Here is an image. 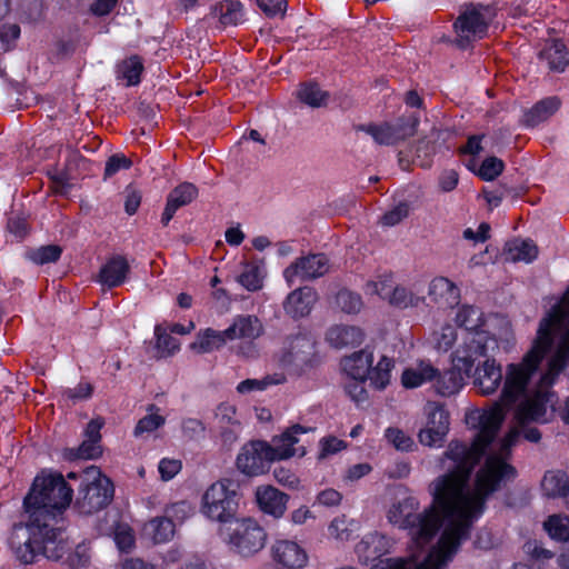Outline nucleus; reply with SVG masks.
Listing matches in <instances>:
<instances>
[{
  "instance_id": "f257e3e1",
  "label": "nucleus",
  "mask_w": 569,
  "mask_h": 569,
  "mask_svg": "<svg viewBox=\"0 0 569 569\" xmlns=\"http://www.w3.org/2000/svg\"><path fill=\"white\" fill-rule=\"evenodd\" d=\"M516 402L503 401L502 392L488 409L466 413V423L477 433L470 446L449 442L439 460L445 472L428 488L430 507L418 513L419 501L405 496L388 509L389 522L407 530L417 550L408 559L386 558L370 569H446L483 513L487 498L516 476L508 460L519 430L511 428L503 438L496 439L506 409Z\"/></svg>"
},
{
  "instance_id": "f03ea898",
  "label": "nucleus",
  "mask_w": 569,
  "mask_h": 569,
  "mask_svg": "<svg viewBox=\"0 0 569 569\" xmlns=\"http://www.w3.org/2000/svg\"><path fill=\"white\" fill-rule=\"evenodd\" d=\"M72 489L60 473L38 476L24 498V510L29 516L26 525H16L10 537V547L23 563H31L39 555L59 560L68 549L60 531L51 527L56 515L71 502Z\"/></svg>"
},
{
  "instance_id": "7ed1b4c3",
  "label": "nucleus",
  "mask_w": 569,
  "mask_h": 569,
  "mask_svg": "<svg viewBox=\"0 0 569 569\" xmlns=\"http://www.w3.org/2000/svg\"><path fill=\"white\" fill-rule=\"evenodd\" d=\"M456 325L460 328V340L453 350L455 363L465 370H469L476 362L496 353L500 348L508 349L510 337L503 321L498 318H486L477 307L463 305L455 317Z\"/></svg>"
},
{
  "instance_id": "20e7f679",
  "label": "nucleus",
  "mask_w": 569,
  "mask_h": 569,
  "mask_svg": "<svg viewBox=\"0 0 569 569\" xmlns=\"http://www.w3.org/2000/svg\"><path fill=\"white\" fill-rule=\"evenodd\" d=\"M218 535L229 550L241 558H250L259 553L268 539L264 528L252 517L236 518L220 526Z\"/></svg>"
},
{
  "instance_id": "39448f33",
  "label": "nucleus",
  "mask_w": 569,
  "mask_h": 569,
  "mask_svg": "<svg viewBox=\"0 0 569 569\" xmlns=\"http://www.w3.org/2000/svg\"><path fill=\"white\" fill-rule=\"evenodd\" d=\"M393 360L382 356L373 366V353L360 350L342 360V369L352 380H368L377 390H383L390 383Z\"/></svg>"
},
{
  "instance_id": "423d86ee",
  "label": "nucleus",
  "mask_w": 569,
  "mask_h": 569,
  "mask_svg": "<svg viewBox=\"0 0 569 569\" xmlns=\"http://www.w3.org/2000/svg\"><path fill=\"white\" fill-rule=\"evenodd\" d=\"M230 480L212 483L202 495L200 512L220 526L233 521L238 511V495Z\"/></svg>"
},
{
  "instance_id": "0eeeda50",
  "label": "nucleus",
  "mask_w": 569,
  "mask_h": 569,
  "mask_svg": "<svg viewBox=\"0 0 569 569\" xmlns=\"http://www.w3.org/2000/svg\"><path fill=\"white\" fill-rule=\"evenodd\" d=\"M81 485L76 505L82 513H92L104 508L112 499L113 486L96 466L80 473Z\"/></svg>"
},
{
  "instance_id": "6e6552de",
  "label": "nucleus",
  "mask_w": 569,
  "mask_h": 569,
  "mask_svg": "<svg viewBox=\"0 0 569 569\" xmlns=\"http://www.w3.org/2000/svg\"><path fill=\"white\" fill-rule=\"evenodd\" d=\"M418 123V117L410 113L401 117L395 123L369 124L361 127V130L371 136L378 144L390 146L413 136Z\"/></svg>"
},
{
  "instance_id": "1a4fd4ad",
  "label": "nucleus",
  "mask_w": 569,
  "mask_h": 569,
  "mask_svg": "<svg viewBox=\"0 0 569 569\" xmlns=\"http://www.w3.org/2000/svg\"><path fill=\"white\" fill-rule=\"evenodd\" d=\"M272 462L268 442L261 440H253L243 445L236 459L237 469L248 477L263 475L269 470Z\"/></svg>"
},
{
  "instance_id": "9d476101",
  "label": "nucleus",
  "mask_w": 569,
  "mask_h": 569,
  "mask_svg": "<svg viewBox=\"0 0 569 569\" xmlns=\"http://www.w3.org/2000/svg\"><path fill=\"white\" fill-rule=\"evenodd\" d=\"M330 269L329 259L322 253L297 258L283 270V278L289 287L297 280L306 281L325 276Z\"/></svg>"
},
{
  "instance_id": "9b49d317",
  "label": "nucleus",
  "mask_w": 569,
  "mask_h": 569,
  "mask_svg": "<svg viewBox=\"0 0 569 569\" xmlns=\"http://www.w3.org/2000/svg\"><path fill=\"white\" fill-rule=\"evenodd\" d=\"M495 353L480 358L473 366L471 376L475 387L485 396L495 393L501 385L503 373L501 366L493 358Z\"/></svg>"
},
{
  "instance_id": "f8f14e48",
  "label": "nucleus",
  "mask_w": 569,
  "mask_h": 569,
  "mask_svg": "<svg viewBox=\"0 0 569 569\" xmlns=\"http://www.w3.org/2000/svg\"><path fill=\"white\" fill-rule=\"evenodd\" d=\"M313 356V340L306 333H299L287 339L281 361L286 366H295L298 370H303L312 365Z\"/></svg>"
},
{
  "instance_id": "ddd939ff",
  "label": "nucleus",
  "mask_w": 569,
  "mask_h": 569,
  "mask_svg": "<svg viewBox=\"0 0 569 569\" xmlns=\"http://www.w3.org/2000/svg\"><path fill=\"white\" fill-rule=\"evenodd\" d=\"M310 430V428L293 425L281 435L273 437L268 442V450L272 461L286 460L296 455L303 456L306 453L305 449L296 448L295 446L299 442V436Z\"/></svg>"
},
{
  "instance_id": "4468645a",
  "label": "nucleus",
  "mask_w": 569,
  "mask_h": 569,
  "mask_svg": "<svg viewBox=\"0 0 569 569\" xmlns=\"http://www.w3.org/2000/svg\"><path fill=\"white\" fill-rule=\"evenodd\" d=\"M272 560L286 569H301L308 563V553L302 546L290 539L276 540L270 549Z\"/></svg>"
},
{
  "instance_id": "2eb2a0df",
  "label": "nucleus",
  "mask_w": 569,
  "mask_h": 569,
  "mask_svg": "<svg viewBox=\"0 0 569 569\" xmlns=\"http://www.w3.org/2000/svg\"><path fill=\"white\" fill-rule=\"evenodd\" d=\"M254 499L261 512L280 519L287 510L289 496L270 485H262L256 488Z\"/></svg>"
},
{
  "instance_id": "dca6fc26",
  "label": "nucleus",
  "mask_w": 569,
  "mask_h": 569,
  "mask_svg": "<svg viewBox=\"0 0 569 569\" xmlns=\"http://www.w3.org/2000/svg\"><path fill=\"white\" fill-rule=\"evenodd\" d=\"M391 541L385 535L379 532H369L365 535L356 545L355 552L359 561L368 563L376 561L371 568L378 563L381 557L390 551Z\"/></svg>"
},
{
  "instance_id": "f3484780",
  "label": "nucleus",
  "mask_w": 569,
  "mask_h": 569,
  "mask_svg": "<svg viewBox=\"0 0 569 569\" xmlns=\"http://www.w3.org/2000/svg\"><path fill=\"white\" fill-rule=\"evenodd\" d=\"M428 297L440 309H450L460 301V289L446 277L433 278L428 286Z\"/></svg>"
},
{
  "instance_id": "a211bd4d",
  "label": "nucleus",
  "mask_w": 569,
  "mask_h": 569,
  "mask_svg": "<svg viewBox=\"0 0 569 569\" xmlns=\"http://www.w3.org/2000/svg\"><path fill=\"white\" fill-rule=\"evenodd\" d=\"M318 301L317 291L308 286L291 291L283 301L284 312L293 319L307 317Z\"/></svg>"
},
{
  "instance_id": "6ab92c4d",
  "label": "nucleus",
  "mask_w": 569,
  "mask_h": 569,
  "mask_svg": "<svg viewBox=\"0 0 569 569\" xmlns=\"http://www.w3.org/2000/svg\"><path fill=\"white\" fill-rule=\"evenodd\" d=\"M223 331L226 341L243 340L252 341L259 338L263 332L260 320L250 315L237 316L232 323Z\"/></svg>"
},
{
  "instance_id": "aec40b11",
  "label": "nucleus",
  "mask_w": 569,
  "mask_h": 569,
  "mask_svg": "<svg viewBox=\"0 0 569 569\" xmlns=\"http://www.w3.org/2000/svg\"><path fill=\"white\" fill-rule=\"evenodd\" d=\"M450 358L452 368L443 371L442 373L438 371L436 378L432 380L435 381L433 387L437 393L443 397H450L458 393L465 385L463 376L470 377L473 369V367H471L467 371L459 368L453 361V352Z\"/></svg>"
},
{
  "instance_id": "412c9836",
  "label": "nucleus",
  "mask_w": 569,
  "mask_h": 569,
  "mask_svg": "<svg viewBox=\"0 0 569 569\" xmlns=\"http://www.w3.org/2000/svg\"><path fill=\"white\" fill-rule=\"evenodd\" d=\"M217 425L226 443H233L241 430V420L236 406L224 402L217 407L214 412Z\"/></svg>"
},
{
  "instance_id": "4be33fe9",
  "label": "nucleus",
  "mask_w": 569,
  "mask_h": 569,
  "mask_svg": "<svg viewBox=\"0 0 569 569\" xmlns=\"http://www.w3.org/2000/svg\"><path fill=\"white\" fill-rule=\"evenodd\" d=\"M488 18L478 9H471L461 14L455 28L457 33L466 39L481 38L487 31Z\"/></svg>"
},
{
  "instance_id": "5701e85b",
  "label": "nucleus",
  "mask_w": 569,
  "mask_h": 569,
  "mask_svg": "<svg viewBox=\"0 0 569 569\" xmlns=\"http://www.w3.org/2000/svg\"><path fill=\"white\" fill-rule=\"evenodd\" d=\"M197 197L198 189L190 182H183L176 187L168 194L167 204L161 217V222L167 226L179 208L189 204Z\"/></svg>"
},
{
  "instance_id": "b1692460",
  "label": "nucleus",
  "mask_w": 569,
  "mask_h": 569,
  "mask_svg": "<svg viewBox=\"0 0 569 569\" xmlns=\"http://www.w3.org/2000/svg\"><path fill=\"white\" fill-rule=\"evenodd\" d=\"M129 271L130 267L127 259L116 256L101 267L98 281L108 288L119 287L126 281Z\"/></svg>"
},
{
  "instance_id": "393cba45",
  "label": "nucleus",
  "mask_w": 569,
  "mask_h": 569,
  "mask_svg": "<svg viewBox=\"0 0 569 569\" xmlns=\"http://www.w3.org/2000/svg\"><path fill=\"white\" fill-rule=\"evenodd\" d=\"M363 337L360 328L347 325L332 326L326 333L329 345L337 349L359 346L363 341Z\"/></svg>"
},
{
  "instance_id": "a878e982",
  "label": "nucleus",
  "mask_w": 569,
  "mask_h": 569,
  "mask_svg": "<svg viewBox=\"0 0 569 569\" xmlns=\"http://www.w3.org/2000/svg\"><path fill=\"white\" fill-rule=\"evenodd\" d=\"M438 373V369L430 362L420 361L407 367L401 373V385L406 389L419 388L422 385L432 381Z\"/></svg>"
},
{
  "instance_id": "bb28decb",
  "label": "nucleus",
  "mask_w": 569,
  "mask_h": 569,
  "mask_svg": "<svg viewBox=\"0 0 569 569\" xmlns=\"http://www.w3.org/2000/svg\"><path fill=\"white\" fill-rule=\"evenodd\" d=\"M560 104L561 102L557 97H548L538 101L535 106L525 111L522 117L523 126L533 128L547 121L559 110Z\"/></svg>"
},
{
  "instance_id": "cd10ccee",
  "label": "nucleus",
  "mask_w": 569,
  "mask_h": 569,
  "mask_svg": "<svg viewBox=\"0 0 569 569\" xmlns=\"http://www.w3.org/2000/svg\"><path fill=\"white\" fill-rule=\"evenodd\" d=\"M176 532L173 520L166 516L154 517L147 521L141 530L143 538L153 543H164L170 541Z\"/></svg>"
},
{
  "instance_id": "c85d7f7f",
  "label": "nucleus",
  "mask_w": 569,
  "mask_h": 569,
  "mask_svg": "<svg viewBox=\"0 0 569 569\" xmlns=\"http://www.w3.org/2000/svg\"><path fill=\"white\" fill-rule=\"evenodd\" d=\"M538 257V248L531 240L515 239L506 246V259L512 262H532Z\"/></svg>"
},
{
  "instance_id": "c756f323",
  "label": "nucleus",
  "mask_w": 569,
  "mask_h": 569,
  "mask_svg": "<svg viewBox=\"0 0 569 569\" xmlns=\"http://www.w3.org/2000/svg\"><path fill=\"white\" fill-rule=\"evenodd\" d=\"M226 343L222 330L218 331L208 328L197 335L196 340L190 345V349L196 353H208L221 348Z\"/></svg>"
},
{
  "instance_id": "7c9ffc66",
  "label": "nucleus",
  "mask_w": 569,
  "mask_h": 569,
  "mask_svg": "<svg viewBox=\"0 0 569 569\" xmlns=\"http://www.w3.org/2000/svg\"><path fill=\"white\" fill-rule=\"evenodd\" d=\"M359 530V523L345 515L335 517L328 526V535L338 542L349 541Z\"/></svg>"
},
{
  "instance_id": "2f4dec72",
  "label": "nucleus",
  "mask_w": 569,
  "mask_h": 569,
  "mask_svg": "<svg viewBox=\"0 0 569 569\" xmlns=\"http://www.w3.org/2000/svg\"><path fill=\"white\" fill-rule=\"evenodd\" d=\"M541 57L547 61L550 70L552 71L562 72L569 64L566 46L558 40L548 43L541 52Z\"/></svg>"
},
{
  "instance_id": "473e14b6",
  "label": "nucleus",
  "mask_w": 569,
  "mask_h": 569,
  "mask_svg": "<svg viewBox=\"0 0 569 569\" xmlns=\"http://www.w3.org/2000/svg\"><path fill=\"white\" fill-rule=\"evenodd\" d=\"M541 488L543 493L548 497L565 498L569 492L568 477L561 471H548L541 481Z\"/></svg>"
},
{
  "instance_id": "72a5a7b5",
  "label": "nucleus",
  "mask_w": 569,
  "mask_h": 569,
  "mask_svg": "<svg viewBox=\"0 0 569 569\" xmlns=\"http://www.w3.org/2000/svg\"><path fill=\"white\" fill-rule=\"evenodd\" d=\"M460 333L451 325H445L440 330L435 331L430 338L432 347L437 351L453 352L456 346L459 343Z\"/></svg>"
},
{
  "instance_id": "f704fd0d",
  "label": "nucleus",
  "mask_w": 569,
  "mask_h": 569,
  "mask_svg": "<svg viewBox=\"0 0 569 569\" xmlns=\"http://www.w3.org/2000/svg\"><path fill=\"white\" fill-rule=\"evenodd\" d=\"M263 268L254 262H246L242 264L241 272L237 277V281L249 291L260 290L263 286Z\"/></svg>"
},
{
  "instance_id": "c9c22d12",
  "label": "nucleus",
  "mask_w": 569,
  "mask_h": 569,
  "mask_svg": "<svg viewBox=\"0 0 569 569\" xmlns=\"http://www.w3.org/2000/svg\"><path fill=\"white\" fill-rule=\"evenodd\" d=\"M286 381L283 373H272L264 376L260 379H246L238 383L237 391L242 395L251 393L254 391H264L271 386L281 385Z\"/></svg>"
},
{
  "instance_id": "e433bc0d",
  "label": "nucleus",
  "mask_w": 569,
  "mask_h": 569,
  "mask_svg": "<svg viewBox=\"0 0 569 569\" xmlns=\"http://www.w3.org/2000/svg\"><path fill=\"white\" fill-rule=\"evenodd\" d=\"M427 428L449 431V413L445 407L438 402H428L425 407Z\"/></svg>"
},
{
  "instance_id": "4c0bfd02",
  "label": "nucleus",
  "mask_w": 569,
  "mask_h": 569,
  "mask_svg": "<svg viewBox=\"0 0 569 569\" xmlns=\"http://www.w3.org/2000/svg\"><path fill=\"white\" fill-rule=\"evenodd\" d=\"M297 98L311 108H320L328 102L329 94L316 83H305L297 91Z\"/></svg>"
},
{
  "instance_id": "58836bf2",
  "label": "nucleus",
  "mask_w": 569,
  "mask_h": 569,
  "mask_svg": "<svg viewBox=\"0 0 569 569\" xmlns=\"http://www.w3.org/2000/svg\"><path fill=\"white\" fill-rule=\"evenodd\" d=\"M422 300V297L403 286H392L387 297V301L398 308L417 307Z\"/></svg>"
},
{
  "instance_id": "ea45409f",
  "label": "nucleus",
  "mask_w": 569,
  "mask_h": 569,
  "mask_svg": "<svg viewBox=\"0 0 569 569\" xmlns=\"http://www.w3.org/2000/svg\"><path fill=\"white\" fill-rule=\"evenodd\" d=\"M143 64L138 56L123 60L118 67V74L127 81V86H136L140 82Z\"/></svg>"
},
{
  "instance_id": "a19ab883",
  "label": "nucleus",
  "mask_w": 569,
  "mask_h": 569,
  "mask_svg": "<svg viewBox=\"0 0 569 569\" xmlns=\"http://www.w3.org/2000/svg\"><path fill=\"white\" fill-rule=\"evenodd\" d=\"M543 528L548 535L559 541L569 540V518L561 515H552L545 522Z\"/></svg>"
},
{
  "instance_id": "79ce46f5",
  "label": "nucleus",
  "mask_w": 569,
  "mask_h": 569,
  "mask_svg": "<svg viewBox=\"0 0 569 569\" xmlns=\"http://www.w3.org/2000/svg\"><path fill=\"white\" fill-rule=\"evenodd\" d=\"M164 422L166 418L159 413V409L151 406L148 415L138 421L133 433L136 437H141L146 433L149 435L162 427Z\"/></svg>"
},
{
  "instance_id": "37998d69",
  "label": "nucleus",
  "mask_w": 569,
  "mask_h": 569,
  "mask_svg": "<svg viewBox=\"0 0 569 569\" xmlns=\"http://www.w3.org/2000/svg\"><path fill=\"white\" fill-rule=\"evenodd\" d=\"M392 288V278L389 274L378 276L375 279L368 280L365 284V293L368 296H378L387 300L389 291Z\"/></svg>"
},
{
  "instance_id": "c03bdc74",
  "label": "nucleus",
  "mask_w": 569,
  "mask_h": 569,
  "mask_svg": "<svg viewBox=\"0 0 569 569\" xmlns=\"http://www.w3.org/2000/svg\"><path fill=\"white\" fill-rule=\"evenodd\" d=\"M385 437L387 441L399 451H411L415 447L413 439L399 428H387Z\"/></svg>"
},
{
  "instance_id": "a18cd8bd",
  "label": "nucleus",
  "mask_w": 569,
  "mask_h": 569,
  "mask_svg": "<svg viewBox=\"0 0 569 569\" xmlns=\"http://www.w3.org/2000/svg\"><path fill=\"white\" fill-rule=\"evenodd\" d=\"M336 303L346 313H357L362 308L360 296L349 290L339 291L336 297Z\"/></svg>"
},
{
  "instance_id": "49530a36",
  "label": "nucleus",
  "mask_w": 569,
  "mask_h": 569,
  "mask_svg": "<svg viewBox=\"0 0 569 569\" xmlns=\"http://www.w3.org/2000/svg\"><path fill=\"white\" fill-rule=\"evenodd\" d=\"M243 20L242 6L236 1H226L220 6V21L223 24H238Z\"/></svg>"
},
{
  "instance_id": "de8ad7c7",
  "label": "nucleus",
  "mask_w": 569,
  "mask_h": 569,
  "mask_svg": "<svg viewBox=\"0 0 569 569\" xmlns=\"http://www.w3.org/2000/svg\"><path fill=\"white\" fill-rule=\"evenodd\" d=\"M61 248L56 244L40 247L29 253V259L37 264L56 262L61 256Z\"/></svg>"
},
{
  "instance_id": "09e8293b",
  "label": "nucleus",
  "mask_w": 569,
  "mask_h": 569,
  "mask_svg": "<svg viewBox=\"0 0 569 569\" xmlns=\"http://www.w3.org/2000/svg\"><path fill=\"white\" fill-rule=\"evenodd\" d=\"M503 168L505 164L502 160L497 157H489L482 161L477 174L486 181H491L501 174Z\"/></svg>"
},
{
  "instance_id": "8fccbe9b",
  "label": "nucleus",
  "mask_w": 569,
  "mask_h": 569,
  "mask_svg": "<svg viewBox=\"0 0 569 569\" xmlns=\"http://www.w3.org/2000/svg\"><path fill=\"white\" fill-rule=\"evenodd\" d=\"M410 207L407 202H400L383 213L380 222L386 227H393L406 219L409 214Z\"/></svg>"
},
{
  "instance_id": "3c124183",
  "label": "nucleus",
  "mask_w": 569,
  "mask_h": 569,
  "mask_svg": "<svg viewBox=\"0 0 569 569\" xmlns=\"http://www.w3.org/2000/svg\"><path fill=\"white\" fill-rule=\"evenodd\" d=\"M447 433L448 431L445 430L423 427L418 433V439L422 446L430 448L440 447L445 441Z\"/></svg>"
},
{
  "instance_id": "603ef678",
  "label": "nucleus",
  "mask_w": 569,
  "mask_h": 569,
  "mask_svg": "<svg viewBox=\"0 0 569 569\" xmlns=\"http://www.w3.org/2000/svg\"><path fill=\"white\" fill-rule=\"evenodd\" d=\"M157 348L162 355L169 356L179 350L180 343L170 333L162 331L160 327L156 328Z\"/></svg>"
},
{
  "instance_id": "864d4df0",
  "label": "nucleus",
  "mask_w": 569,
  "mask_h": 569,
  "mask_svg": "<svg viewBox=\"0 0 569 569\" xmlns=\"http://www.w3.org/2000/svg\"><path fill=\"white\" fill-rule=\"evenodd\" d=\"M114 542L119 550L130 551L134 546L132 529L127 525H119L114 531Z\"/></svg>"
},
{
  "instance_id": "5fc2aeb1",
  "label": "nucleus",
  "mask_w": 569,
  "mask_h": 569,
  "mask_svg": "<svg viewBox=\"0 0 569 569\" xmlns=\"http://www.w3.org/2000/svg\"><path fill=\"white\" fill-rule=\"evenodd\" d=\"M346 448V442L336 437H325L319 442V459H326Z\"/></svg>"
},
{
  "instance_id": "6e6d98bb",
  "label": "nucleus",
  "mask_w": 569,
  "mask_h": 569,
  "mask_svg": "<svg viewBox=\"0 0 569 569\" xmlns=\"http://www.w3.org/2000/svg\"><path fill=\"white\" fill-rule=\"evenodd\" d=\"M181 461L178 459L163 458L159 461L158 470L163 481L171 480L181 470Z\"/></svg>"
},
{
  "instance_id": "4d7b16f0",
  "label": "nucleus",
  "mask_w": 569,
  "mask_h": 569,
  "mask_svg": "<svg viewBox=\"0 0 569 569\" xmlns=\"http://www.w3.org/2000/svg\"><path fill=\"white\" fill-rule=\"evenodd\" d=\"M181 430L184 437L189 439H198L204 433V425L196 418H187L182 420Z\"/></svg>"
},
{
  "instance_id": "13d9d810",
  "label": "nucleus",
  "mask_w": 569,
  "mask_h": 569,
  "mask_svg": "<svg viewBox=\"0 0 569 569\" xmlns=\"http://www.w3.org/2000/svg\"><path fill=\"white\" fill-rule=\"evenodd\" d=\"M92 386L88 382H80L74 388L66 389L62 393L63 398L77 402L91 397Z\"/></svg>"
},
{
  "instance_id": "bf43d9fd",
  "label": "nucleus",
  "mask_w": 569,
  "mask_h": 569,
  "mask_svg": "<svg viewBox=\"0 0 569 569\" xmlns=\"http://www.w3.org/2000/svg\"><path fill=\"white\" fill-rule=\"evenodd\" d=\"M132 164L131 160L123 154H113L106 163L104 176L111 177L121 169H128Z\"/></svg>"
},
{
  "instance_id": "052dcab7",
  "label": "nucleus",
  "mask_w": 569,
  "mask_h": 569,
  "mask_svg": "<svg viewBox=\"0 0 569 569\" xmlns=\"http://www.w3.org/2000/svg\"><path fill=\"white\" fill-rule=\"evenodd\" d=\"M257 4L269 17L283 16L287 9L286 0H257Z\"/></svg>"
},
{
  "instance_id": "680f3d73",
  "label": "nucleus",
  "mask_w": 569,
  "mask_h": 569,
  "mask_svg": "<svg viewBox=\"0 0 569 569\" xmlns=\"http://www.w3.org/2000/svg\"><path fill=\"white\" fill-rule=\"evenodd\" d=\"M68 562L71 567L78 568L86 566L90 560L89 547L86 543L77 546L74 551L68 556Z\"/></svg>"
},
{
  "instance_id": "e2e57ef3",
  "label": "nucleus",
  "mask_w": 569,
  "mask_h": 569,
  "mask_svg": "<svg viewBox=\"0 0 569 569\" xmlns=\"http://www.w3.org/2000/svg\"><path fill=\"white\" fill-rule=\"evenodd\" d=\"M341 500L342 495L333 488H327L316 497V502L325 507H337L341 503Z\"/></svg>"
},
{
  "instance_id": "0e129e2a",
  "label": "nucleus",
  "mask_w": 569,
  "mask_h": 569,
  "mask_svg": "<svg viewBox=\"0 0 569 569\" xmlns=\"http://www.w3.org/2000/svg\"><path fill=\"white\" fill-rule=\"evenodd\" d=\"M101 455L99 441L86 439L78 448L76 458L94 459Z\"/></svg>"
},
{
  "instance_id": "69168bd1",
  "label": "nucleus",
  "mask_w": 569,
  "mask_h": 569,
  "mask_svg": "<svg viewBox=\"0 0 569 569\" xmlns=\"http://www.w3.org/2000/svg\"><path fill=\"white\" fill-rule=\"evenodd\" d=\"M191 513V507L186 501H179L176 503H172L170 507L166 509V517L179 521H183L186 518H188Z\"/></svg>"
},
{
  "instance_id": "338daca9",
  "label": "nucleus",
  "mask_w": 569,
  "mask_h": 569,
  "mask_svg": "<svg viewBox=\"0 0 569 569\" xmlns=\"http://www.w3.org/2000/svg\"><path fill=\"white\" fill-rule=\"evenodd\" d=\"M273 477L278 483L288 488H297L299 485L298 477L291 470L283 467L276 468L273 470Z\"/></svg>"
},
{
  "instance_id": "774afa93",
  "label": "nucleus",
  "mask_w": 569,
  "mask_h": 569,
  "mask_svg": "<svg viewBox=\"0 0 569 569\" xmlns=\"http://www.w3.org/2000/svg\"><path fill=\"white\" fill-rule=\"evenodd\" d=\"M315 518V513L307 506H300L293 509L289 515V521L292 526H302Z\"/></svg>"
}]
</instances>
